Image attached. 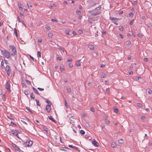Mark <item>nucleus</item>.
<instances>
[{"label": "nucleus", "mask_w": 152, "mask_h": 152, "mask_svg": "<svg viewBox=\"0 0 152 152\" xmlns=\"http://www.w3.org/2000/svg\"><path fill=\"white\" fill-rule=\"evenodd\" d=\"M101 9V7H99L92 10L88 11V12L91 14V16H94L100 14V10Z\"/></svg>", "instance_id": "f257e3e1"}, {"label": "nucleus", "mask_w": 152, "mask_h": 152, "mask_svg": "<svg viewBox=\"0 0 152 152\" xmlns=\"http://www.w3.org/2000/svg\"><path fill=\"white\" fill-rule=\"evenodd\" d=\"M9 50L12 56H14L17 54V51L16 48L13 45L9 46Z\"/></svg>", "instance_id": "f03ea898"}, {"label": "nucleus", "mask_w": 152, "mask_h": 152, "mask_svg": "<svg viewBox=\"0 0 152 152\" xmlns=\"http://www.w3.org/2000/svg\"><path fill=\"white\" fill-rule=\"evenodd\" d=\"M2 55L7 58H9L10 57V54L7 50H4L1 51Z\"/></svg>", "instance_id": "7ed1b4c3"}, {"label": "nucleus", "mask_w": 152, "mask_h": 152, "mask_svg": "<svg viewBox=\"0 0 152 152\" xmlns=\"http://www.w3.org/2000/svg\"><path fill=\"white\" fill-rule=\"evenodd\" d=\"M33 144V142L32 141L29 140H27L26 142H24L23 145L25 147H29L31 146Z\"/></svg>", "instance_id": "20e7f679"}, {"label": "nucleus", "mask_w": 152, "mask_h": 152, "mask_svg": "<svg viewBox=\"0 0 152 152\" xmlns=\"http://www.w3.org/2000/svg\"><path fill=\"white\" fill-rule=\"evenodd\" d=\"M98 17L95 18L92 17L91 16H89L88 18V21L91 24L93 21L97 20L98 19Z\"/></svg>", "instance_id": "39448f33"}, {"label": "nucleus", "mask_w": 152, "mask_h": 152, "mask_svg": "<svg viewBox=\"0 0 152 152\" xmlns=\"http://www.w3.org/2000/svg\"><path fill=\"white\" fill-rule=\"evenodd\" d=\"M6 71L8 76H10L11 73V69L9 66H7L5 68Z\"/></svg>", "instance_id": "423d86ee"}, {"label": "nucleus", "mask_w": 152, "mask_h": 152, "mask_svg": "<svg viewBox=\"0 0 152 152\" xmlns=\"http://www.w3.org/2000/svg\"><path fill=\"white\" fill-rule=\"evenodd\" d=\"M110 19L112 20L113 23L116 25H118V23L117 22V20H119L116 18H110Z\"/></svg>", "instance_id": "0eeeda50"}, {"label": "nucleus", "mask_w": 152, "mask_h": 152, "mask_svg": "<svg viewBox=\"0 0 152 152\" xmlns=\"http://www.w3.org/2000/svg\"><path fill=\"white\" fill-rule=\"evenodd\" d=\"M92 143L95 147H98L99 145V143L97 142L95 139H93L92 140Z\"/></svg>", "instance_id": "6e6552de"}, {"label": "nucleus", "mask_w": 152, "mask_h": 152, "mask_svg": "<svg viewBox=\"0 0 152 152\" xmlns=\"http://www.w3.org/2000/svg\"><path fill=\"white\" fill-rule=\"evenodd\" d=\"M10 85L7 82L5 84V88L9 92L11 91L10 89Z\"/></svg>", "instance_id": "1a4fd4ad"}, {"label": "nucleus", "mask_w": 152, "mask_h": 152, "mask_svg": "<svg viewBox=\"0 0 152 152\" xmlns=\"http://www.w3.org/2000/svg\"><path fill=\"white\" fill-rule=\"evenodd\" d=\"M46 109L48 113H50L51 110L50 105H47L46 107Z\"/></svg>", "instance_id": "9d476101"}, {"label": "nucleus", "mask_w": 152, "mask_h": 152, "mask_svg": "<svg viewBox=\"0 0 152 152\" xmlns=\"http://www.w3.org/2000/svg\"><path fill=\"white\" fill-rule=\"evenodd\" d=\"M70 30L68 28L64 30V32L66 35L69 36Z\"/></svg>", "instance_id": "9b49d317"}, {"label": "nucleus", "mask_w": 152, "mask_h": 152, "mask_svg": "<svg viewBox=\"0 0 152 152\" xmlns=\"http://www.w3.org/2000/svg\"><path fill=\"white\" fill-rule=\"evenodd\" d=\"M88 48L91 50H94V45L91 44H89L88 45Z\"/></svg>", "instance_id": "f8f14e48"}, {"label": "nucleus", "mask_w": 152, "mask_h": 152, "mask_svg": "<svg viewBox=\"0 0 152 152\" xmlns=\"http://www.w3.org/2000/svg\"><path fill=\"white\" fill-rule=\"evenodd\" d=\"M81 59H79L77 61L76 65L77 66L79 67L81 66Z\"/></svg>", "instance_id": "ddd939ff"}, {"label": "nucleus", "mask_w": 152, "mask_h": 152, "mask_svg": "<svg viewBox=\"0 0 152 152\" xmlns=\"http://www.w3.org/2000/svg\"><path fill=\"white\" fill-rule=\"evenodd\" d=\"M12 134L16 136L18 138H19V137L18 136V134L16 132L12 131Z\"/></svg>", "instance_id": "4468645a"}, {"label": "nucleus", "mask_w": 152, "mask_h": 152, "mask_svg": "<svg viewBox=\"0 0 152 152\" xmlns=\"http://www.w3.org/2000/svg\"><path fill=\"white\" fill-rule=\"evenodd\" d=\"M30 90H25V92H24V94L26 95H28L29 94H30Z\"/></svg>", "instance_id": "2eb2a0df"}, {"label": "nucleus", "mask_w": 152, "mask_h": 152, "mask_svg": "<svg viewBox=\"0 0 152 152\" xmlns=\"http://www.w3.org/2000/svg\"><path fill=\"white\" fill-rule=\"evenodd\" d=\"M18 6L20 10H22L23 9L22 7L23 5L21 4H18Z\"/></svg>", "instance_id": "dca6fc26"}, {"label": "nucleus", "mask_w": 152, "mask_h": 152, "mask_svg": "<svg viewBox=\"0 0 152 152\" xmlns=\"http://www.w3.org/2000/svg\"><path fill=\"white\" fill-rule=\"evenodd\" d=\"M14 32L15 34V35L16 37H18V34L17 31V30L16 28H15L14 29Z\"/></svg>", "instance_id": "f3484780"}, {"label": "nucleus", "mask_w": 152, "mask_h": 152, "mask_svg": "<svg viewBox=\"0 0 152 152\" xmlns=\"http://www.w3.org/2000/svg\"><path fill=\"white\" fill-rule=\"evenodd\" d=\"M48 118H49L50 120H51L52 121H53V122H55V121L54 120V118H53L51 116H49L48 117Z\"/></svg>", "instance_id": "a211bd4d"}, {"label": "nucleus", "mask_w": 152, "mask_h": 152, "mask_svg": "<svg viewBox=\"0 0 152 152\" xmlns=\"http://www.w3.org/2000/svg\"><path fill=\"white\" fill-rule=\"evenodd\" d=\"M111 146L112 147L114 148L116 146V144L115 142H113L111 144Z\"/></svg>", "instance_id": "6ab92c4d"}, {"label": "nucleus", "mask_w": 152, "mask_h": 152, "mask_svg": "<svg viewBox=\"0 0 152 152\" xmlns=\"http://www.w3.org/2000/svg\"><path fill=\"white\" fill-rule=\"evenodd\" d=\"M118 142L119 143L121 144H122L124 142H123V140L122 139H119L118 140Z\"/></svg>", "instance_id": "aec40b11"}, {"label": "nucleus", "mask_w": 152, "mask_h": 152, "mask_svg": "<svg viewBox=\"0 0 152 152\" xmlns=\"http://www.w3.org/2000/svg\"><path fill=\"white\" fill-rule=\"evenodd\" d=\"M45 28L47 30H49L51 28L49 26L46 25L45 26Z\"/></svg>", "instance_id": "412c9836"}, {"label": "nucleus", "mask_w": 152, "mask_h": 152, "mask_svg": "<svg viewBox=\"0 0 152 152\" xmlns=\"http://www.w3.org/2000/svg\"><path fill=\"white\" fill-rule=\"evenodd\" d=\"M30 97L33 99H34V96L33 93H31L30 94Z\"/></svg>", "instance_id": "4be33fe9"}, {"label": "nucleus", "mask_w": 152, "mask_h": 152, "mask_svg": "<svg viewBox=\"0 0 152 152\" xmlns=\"http://www.w3.org/2000/svg\"><path fill=\"white\" fill-rule=\"evenodd\" d=\"M37 56L38 57L40 58L41 57V53L40 51H38L37 53Z\"/></svg>", "instance_id": "5701e85b"}, {"label": "nucleus", "mask_w": 152, "mask_h": 152, "mask_svg": "<svg viewBox=\"0 0 152 152\" xmlns=\"http://www.w3.org/2000/svg\"><path fill=\"white\" fill-rule=\"evenodd\" d=\"M53 36V34L52 33H50L48 34V37L50 38H52Z\"/></svg>", "instance_id": "b1692460"}, {"label": "nucleus", "mask_w": 152, "mask_h": 152, "mask_svg": "<svg viewBox=\"0 0 152 152\" xmlns=\"http://www.w3.org/2000/svg\"><path fill=\"white\" fill-rule=\"evenodd\" d=\"M56 7V5L55 4H53L52 5L50 6L49 7V8L50 9H52L54 7Z\"/></svg>", "instance_id": "393cba45"}, {"label": "nucleus", "mask_w": 152, "mask_h": 152, "mask_svg": "<svg viewBox=\"0 0 152 152\" xmlns=\"http://www.w3.org/2000/svg\"><path fill=\"white\" fill-rule=\"evenodd\" d=\"M33 91H34L37 94H39V92L38 91H37V90L36 89V88H33Z\"/></svg>", "instance_id": "a878e982"}, {"label": "nucleus", "mask_w": 152, "mask_h": 152, "mask_svg": "<svg viewBox=\"0 0 152 152\" xmlns=\"http://www.w3.org/2000/svg\"><path fill=\"white\" fill-rule=\"evenodd\" d=\"M51 21L52 22H57L58 21V20L56 18H55V19H51Z\"/></svg>", "instance_id": "bb28decb"}, {"label": "nucleus", "mask_w": 152, "mask_h": 152, "mask_svg": "<svg viewBox=\"0 0 152 152\" xmlns=\"http://www.w3.org/2000/svg\"><path fill=\"white\" fill-rule=\"evenodd\" d=\"M1 66L2 68H3L4 67V62L2 61L1 62Z\"/></svg>", "instance_id": "cd10ccee"}, {"label": "nucleus", "mask_w": 152, "mask_h": 152, "mask_svg": "<svg viewBox=\"0 0 152 152\" xmlns=\"http://www.w3.org/2000/svg\"><path fill=\"white\" fill-rule=\"evenodd\" d=\"M115 113H117L118 112V110L117 108H114L113 109Z\"/></svg>", "instance_id": "c85d7f7f"}, {"label": "nucleus", "mask_w": 152, "mask_h": 152, "mask_svg": "<svg viewBox=\"0 0 152 152\" xmlns=\"http://www.w3.org/2000/svg\"><path fill=\"white\" fill-rule=\"evenodd\" d=\"M80 133L82 135H84L85 134V132L83 130L80 131Z\"/></svg>", "instance_id": "c756f323"}, {"label": "nucleus", "mask_w": 152, "mask_h": 152, "mask_svg": "<svg viewBox=\"0 0 152 152\" xmlns=\"http://www.w3.org/2000/svg\"><path fill=\"white\" fill-rule=\"evenodd\" d=\"M126 44L127 45H129L131 44V42L130 41L128 40L126 42Z\"/></svg>", "instance_id": "7c9ffc66"}, {"label": "nucleus", "mask_w": 152, "mask_h": 152, "mask_svg": "<svg viewBox=\"0 0 152 152\" xmlns=\"http://www.w3.org/2000/svg\"><path fill=\"white\" fill-rule=\"evenodd\" d=\"M106 76V75L104 73H102V74L101 75V77L102 78H104Z\"/></svg>", "instance_id": "2f4dec72"}, {"label": "nucleus", "mask_w": 152, "mask_h": 152, "mask_svg": "<svg viewBox=\"0 0 152 152\" xmlns=\"http://www.w3.org/2000/svg\"><path fill=\"white\" fill-rule=\"evenodd\" d=\"M35 100L37 102V105H38V106H40V104L39 103V101L38 100H37V99H36Z\"/></svg>", "instance_id": "473e14b6"}, {"label": "nucleus", "mask_w": 152, "mask_h": 152, "mask_svg": "<svg viewBox=\"0 0 152 152\" xmlns=\"http://www.w3.org/2000/svg\"><path fill=\"white\" fill-rule=\"evenodd\" d=\"M44 129L45 132V133L48 134V129L46 128L45 129Z\"/></svg>", "instance_id": "72a5a7b5"}, {"label": "nucleus", "mask_w": 152, "mask_h": 152, "mask_svg": "<svg viewBox=\"0 0 152 152\" xmlns=\"http://www.w3.org/2000/svg\"><path fill=\"white\" fill-rule=\"evenodd\" d=\"M2 99H3V101L5 100V96L4 94H2Z\"/></svg>", "instance_id": "f704fd0d"}, {"label": "nucleus", "mask_w": 152, "mask_h": 152, "mask_svg": "<svg viewBox=\"0 0 152 152\" xmlns=\"http://www.w3.org/2000/svg\"><path fill=\"white\" fill-rule=\"evenodd\" d=\"M143 36V34L141 33H139L138 34V36L139 37H141Z\"/></svg>", "instance_id": "c9c22d12"}, {"label": "nucleus", "mask_w": 152, "mask_h": 152, "mask_svg": "<svg viewBox=\"0 0 152 152\" xmlns=\"http://www.w3.org/2000/svg\"><path fill=\"white\" fill-rule=\"evenodd\" d=\"M129 17H132L134 15V14L132 12L130 13L129 14Z\"/></svg>", "instance_id": "e433bc0d"}, {"label": "nucleus", "mask_w": 152, "mask_h": 152, "mask_svg": "<svg viewBox=\"0 0 152 152\" xmlns=\"http://www.w3.org/2000/svg\"><path fill=\"white\" fill-rule=\"evenodd\" d=\"M60 69L62 71H64V68L63 66H61L60 67Z\"/></svg>", "instance_id": "4c0bfd02"}, {"label": "nucleus", "mask_w": 152, "mask_h": 152, "mask_svg": "<svg viewBox=\"0 0 152 152\" xmlns=\"http://www.w3.org/2000/svg\"><path fill=\"white\" fill-rule=\"evenodd\" d=\"M65 105L66 107L67 108L68 107V104L66 101V100H65Z\"/></svg>", "instance_id": "58836bf2"}, {"label": "nucleus", "mask_w": 152, "mask_h": 152, "mask_svg": "<svg viewBox=\"0 0 152 152\" xmlns=\"http://www.w3.org/2000/svg\"><path fill=\"white\" fill-rule=\"evenodd\" d=\"M26 83L28 84L29 85H31V82L29 81V80H26Z\"/></svg>", "instance_id": "ea45409f"}, {"label": "nucleus", "mask_w": 152, "mask_h": 152, "mask_svg": "<svg viewBox=\"0 0 152 152\" xmlns=\"http://www.w3.org/2000/svg\"><path fill=\"white\" fill-rule=\"evenodd\" d=\"M110 89L109 88H107L106 89V92L108 94H109L110 92Z\"/></svg>", "instance_id": "a19ab883"}, {"label": "nucleus", "mask_w": 152, "mask_h": 152, "mask_svg": "<svg viewBox=\"0 0 152 152\" xmlns=\"http://www.w3.org/2000/svg\"><path fill=\"white\" fill-rule=\"evenodd\" d=\"M105 123L107 124H109L110 123V121H109L107 120V119H105Z\"/></svg>", "instance_id": "79ce46f5"}, {"label": "nucleus", "mask_w": 152, "mask_h": 152, "mask_svg": "<svg viewBox=\"0 0 152 152\" xmlns=\"http://www.w3.org/2000/svg\"><path fill=\"white\" fill-rule=\"evenodd\" d=\"M137 105L138 107H141L142 106V104L140 103H138L137 104Z\"/></svg>", "instance_id": "37998d69"}, {"label": "nucleus", "mask_w": 152, "mask_h": 152, "mask_svg": "<svg viewBox=\"0 0 152 152\" xmlns=\"http://www.w3.org/2000/svg\"><path fill=\"white\" fill-rule=\"evenodd\" d=\"M66 90L69 92L70 93L71 91V89L70 88H67Z\"/></svg>", "instance_id": "c03bdc74"}, {"label": "nucleus", "mask_w": 152, "mask_h": 152, "mask_svg": "<svg viewBox=\"0 0 152 152\" xmlns=\"http://www.w3.org/2000/svg\"><path fill=\"white\" fill-rule=\"evenodd\" d=\"M134 20H131L129 23V24L131 25H132L133 23H134Z\"/></svg>", "instance_id": "a18cd8bd"}, {"label": "nucleus", "mask_w": 152, "mask_h": 152, "mask_svg": "<svg viewBox=\"0 0 152 152\" xmlns=\"http://www.w3.org/2000/svg\"><path fill=\"white\" fill-rule=\"evenodd\" d=\"M80 11L79 10H77L76 11V14L77 15H80Z\"/></svg>", "instance_id": "49530a36"}, {"label": "nucleus", "mask_w": 152, "mask_h": 152, "mask_svg": "<svg viewBox=\"0 0 152 152\" xmlns=\"http://www.w3.org/2000/svg\"><path fill=\"white\" fill-rule=\"evenodd\" d=\"M148 94H152V90L150 89L148 91Z\"/></svg>", "instance_id": "de8ad7c7"}, {"label": "nucleus", "mask_w": 152, "mask_h": 152, "mask_svg": "<svg viewBox=\"0 0 152 152\" xmlns=\"http://www.w3.org/2000/svg\"><path fill=\"white\" fill-rule=\"evenodd\" d=\"M57 59L59 61H61L62 59V58L61 57L58 56V57H57Z\"/></svg>", "instance_id": "09e8293b"}, {"label": "nucleus", "mask_w": 152, "mask_h": 152, "mask_svg": "<svg viewBox=\"0 0 152 152\" xmlns=\"http://www.w3.org/2000/svg\"><path fill=\"white\" fill-rule=\"evenodd\" d=\"M119 29L120 31H122L124 30V27L123 26H122L119 28Z\"/></svg>", "instance_id": "8fccbe9b"}, {"label": "nucleus", "mask_w": 152, "mask_h": 152, "mask_svg": "<svg viewBox=\"0 0 152 152\" xmlns=\"http://www.w3.org/2000/svg\"><path fill=\"white\" fill-rule=\"evenodd\" d=\"M69 66L70 67H72L73 66L72 64L71 63H69Z\"/></svg>", "instance_id": "3c124183"}, {"label": "nucleus", "mask_w": 152, "mask_h": 152, "mask_svg": "<svg viewBox=\"0 0 152 152\" xmlns=\"http://www.w3.org/2000/svg\"><path fill=\"white\" fill-rule=\"evenodd\" d=\"M141 118L142 120H143L145 118V116H142L141 117Z\"/></svg>", "instance_id": "603ef678"}, {"label": "nucleus", "mask_w": 152, "mask_h": 152, "mask_svg": "<svg viewBox=\"0 0 152 152\" xmlns=\"http://www.w3.org/2000/svg\"><path fill=\"white\" fill-rule=\"evenodd\" d=\"M91 110L93 112L95 111L93 107H91Z\"/></svg>", "instance_id": "864d4df0"}, {"label": "nucleus", "mask_w": 152, "mask_h": 152, "mask_svg": "<svg viewBox=\"0 0 152 152\" xmlns=\"http://www.w3.org/2000/svg\"><path fill=\"white\" fill-rule=\"evenodd\" d=\"M82 116L83 117H86V114H85V113H83V114L82 115Z\"/></svg>", "instance_id": "5fc2aeb1"}, {"label": "nucleus", "mask_w": 152, "mask_h": 152, "mask_svg": "<svg viewBox=\"0 0 152 152\" xmlns=\"http://www.w3.org/2000/svg\"><path fill=\"white\" fill-rule=\"evenodd\" d=\"M119 36H120V37L121 39H123V37H123V35L122 34H119Z\"/></svg>", "instance_id": "6e6d98bb"}, {"label": "nucleus", "mask_w": 152, "mask_h": 152, "mask_svg": "<svg viewBox=\"0 0 152 152\" xmlns=\"http://www.w3.org/2000/svg\"><path fill=\"white\" fill-rule=\"evenodd\" d=\"M37 89L40 91H43L44 90V89L43 88H38Z\"/></svg>", "instance_id": "4d7b16f0"}, {"label": "nucleus", "mask_w": 152, "mask_h": 152, "mask_svg": "<svg viewBox=\"0 0 152 152\" xmlns=\"http://www.w3.org/2000/svg\"><path fill=\"white\" fill-rule=\"evenodd\" d=\"M144 61L145 62H147L148 61V59L147 58H145L144 59Z\"/></svg>", "instance_id": "13d9d810"}, {"label": "nucleus", "mask_w": 152, "mask_h": 152, "mask_svg": "<svg viewBox=\"0 0 152 152\" xmlns=\"http://www.w3.org/2000/svg\"><path fill=\"white\" fill-rule=\"evenodd\" d=\"M46 102L48 103L50 105L51 102L50 101H49L48 100H47V101H46Z\"/></svg>", "instance_id": "bf43d9fd"}, {"label": "nucleus", "mask_w": 152, "mask_h": 152, "mask_svg": "<svg viewBox=\"0 0 152 152\" xmlns=\"http://www.w3.org/2000/svg\"><path fill=\"white\" fill-rule=\"evenodd\" d=\"M72 59L70 58H69V59H68L67 60V61H68V62H72Z\"/></svg>", "instance_id": "052dcab7"}, {"label": "nucleus", "mask_w": 152, "mask_h": 152, "mask_svg": "<svg viewBox=\"0 0 152 152\" xmlns=\"http://www.w3.org/2000/svg\"><path fill=\"white\" fill-rule=\"evenodd\" d=\"M72 34L74 36L76 35H77V33L75 31H73L72 32Z\"/></svg>", "instance_id": "680f3d73"}, {"label": "nucleus", "mask_w": 152, "mask_h": 152, "mask_svg": "<svg viewBox=\"0 0 152 152\" xmlns=\"http://www.w3.org/2000/svg\"><path fill=\"white\" fill-rule=\"evenodd\" d=\"M27 6H28V8H29L30 7H32V6L31 5H28V2H27Z\"/></svg>", "instance_id": "e2e57ef3"}, {"label": "nucleus", "mask_w": 152, "mask_h": 152, "mask_svg": "<svg viewBox=\"0 0 152 152\" xmlns=\"http://www.w3.org/2000/svg\"><path fill=\"white\" fill-rule=\"evenodd\" d=\"M42 41V39H39L38 40V42L41 43Z\"/></svg>", "instance_id": "0e129e2a"}, {"label": "nucleus", "mask_w": 152, "mask_h": 152, "mask_svg": "<svg viewBox=\"0 0 152 152\" xmlns=\"http://www.w3.org/2000/svg\"><path fill=\"white\" fill-rule=\"evenodd\" d=\"M92 84V83H91V82H90V83H88V86H91Z\"/></svg>", "instance_id": "69168bd1"}, {"label": "nucleus", "mask_w": 152, "mask_h": 152, "mask_svg": "<svg viewBox=\"0 0 152 152\" xmlns=\"http://www.w3.org/2000/svg\"><path fill=\"white\" fill-rule=\"evenodd\" d=\"M104 66H105V65L103 64H101L100 67H101L102 68V67H104Z\"/></svg>", "instance_id": "338daca9"}, {"label": "nucleus", "mask_w": 152, "mask_h": 152, "mask_svg": "<svg viewBox=\"0 0 152 152\" xmlns=\"http://www.w3.org/2000/svg\"><path fill=\"white\" fill-rule=\"evenodd\" d=\"M78 32L80 34H81L83 33V31L81 30H79L78 31Z\"/></svg>", "instance_id": "774afa93"}]
</instances>
